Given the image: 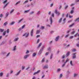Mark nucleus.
Returning a JSON list of instances; mask_svg holds the SVG:
<instances>
[{
	"label": "nucleus",
	"mask_w": 79,
	"mask_h": 79,
	"mask_svg": "<svg viewBox=\"0 0 79 79\" xmlns=\"http://www.w3.org/2000/svg\"><path fill=\"white\" fill-rule=\"evenodd\" d=\"M3 73L2 72H1L0 73V77H2L3 76Z\"/></svg>",
	"instance_id": "obj_40"
},
{
	"label": "nucleus",
	"mask_w": 79,
	"mask_h": 79,
	"mask_svg": "<svg viewBox=\"0 0 79 79\" xmlns=\"http://www.w3.org/2000/svg\"><path fill=\"white\" fill-rule=\"evenodd\" d=\"M65 64H66V63H65V62L64 63V64L62 65V67H64L65 66Z\"/></svg>",
	"instance_id": "obj_56"
},
{
	"label": "nucleus",
	"mask_w": 79,
	"mask_h": 79,
	"mask_svg": "<svg viewBox=\"0 0 79 79\" xmlns=\"http://www.w3.org/2000/svg\"><path fill=\"white\" fill-rule=\"evenodd\" d=\"M19 39V38L17 37L15 38L14 40V41L16 42V41H18V40Z\"/></svg>",
	"instance_id": "obj_33"
},
{
	"label": "nucleus",
	"mask_w": 79,
	"mask_h": 79,
	"mask_svg": "<svg viewBox=\"0 0 79 79\" xmlns=\"http://www.w3.org/2000/svg\"><path fill=\"white\" fill-rule=\"evenodd\" d=\"M7 24H8V22H5L3 24V25L4 26H6V25H7Z\"/></svg>",
	"instance_id": "obj_23"
},
{
	"label": "nucleus",
	"mask_w": 79,
	"mask_h": 79,
	"mask_svg": "<svg viewBox=\"0 0 79 79\" xmlns=\"http://www.w3.org/2000/svg\"><path fill=\"white\" fill-rule=\"evenodd\" d=\"M73 37L74 36H71L69 37V39H73Z\"/></svg>",
	"instance_id": "obj_49"
},
{
	"label": "nucleus",
	"mask_w": 79,
	"mask_h": 79,
	"mask_svg": "<svg viewBox=\"0 0 79 79\" xmlns=\"http://www.w3.org/2000/svg\"><path fill=\"white\" fill-rule=\"evenodd\" d=\"M40 30H38L36 31V34H39L40 33Z\"/></svg>",
	"instance_id": "obj_13"
},
{
	"label": "nucleus",
	"mask_w": 79,
	"mask_h": 79,
	"mask_svg": "<svg viewBox=\"0 0 79 79\" xmlns=\"http://www.w3.org/2000/svg\"><path fill=\"white\" fill-rule=\"evenodd\" d=\"M74 10H71L70 11V14H73L74 13Z\"/></svg>",
	"instance_id": "obj_32"
},
{
	"label": "nucleus",
	"mask_w": 79,
	"mask_h": 79,
	"mask_svg": "<svg viewBox=\"0 0 79 79\" xmlns=\"http://www.w3.org/2000/svg\"><path fill=\"white\" fill-rule=\"evenodd\" d=\"M74 24H75V23H72V24H71V25H70L69 26V27H73V26H74Z\"/></svg>",
	"instance_id": "obj_19"
},
{
	"label": "nucleus",
	"mask_w": 79,
	"mask_h": 79,
	"mask_svg": "<svg viewBox=\"0 0 79 79\" xmlns=\"http://www.w3.org/2000/svg\"><path fill=\"white\" fill-rule=\"evenodd\" d=\"M30 11V10H27L24 11V13H29V11Z\"/></svg>",
	"instance_id": "obj_14"
},
{
	"label": "nucleus",
	"mask_w": 79,
	"mask_h": 79,
	"mask_svg": "<svg viewBox=\"0 0 79 79\" xmlns=\"http://www.w3.org/2000/svg\"><path fill=\"white\" fill-rule=\"evenodd\" d=\"M5 42L3 41H2L1 44H0V45H3V44H5Z\"/></svg>",
	"instance_id": "obj_45"
},
{
	"label": "nucleus",
	"mask_w": 79,
	"mask_h": 79,
	"mask_svg": "<svg viewBox=\"0 0 79 79\" xmlns=\"http://www.w3.org/2000/svg\"><path fill=\"white\" fill-rule=\"evenodd\" d=\"M45 61V58H44L41 61V63H44Z\"/></svg>",
	"instance_id": "obj_35"
},
{
	"label": "nucleus",
	"mask_w": 79,
	"mask_h": 79,
	"mask_svg": "<svg viewBox=\"0 0 79 79\" xmlns=\"http://www.w3.org/2000/svg\"><path fill=\"white\" fill-rule=\"evenodd\" d=\"M28 56H29V55H26L25 56L23 57V58L24 59H26V58H27V57H28Z\"/></svg>",
	"instance_id": "obj_22"
},
{
	"label": "nucleus",
	"mask_w": 79,
	"mask_h": 79,
	"mask_svg": "<svg viewBox=\"0 0 79 79\" xmlns=\"http://www.w3.org/2000/svg\"><path fill=\"white\" fill-rule=\"evenodd\" d=\"M34 32V29H33L31 30V37H32V36H33V33Z\"/></svg>",
	"instance_id": "obj_5"
},
{
	"label": "nucleus",
	"mask_w": 79,
	"mask_h": 79,
	"mask_svg": "<svg viewBox=\"0 0 79 79\" xmlns=\"http://www.w3.org/2000/svg\"><path fill=\"white\" fill-rule=\"evenodd\" d=\"M69 52H68L66 54V57H68V56H69V53H70Z\"/></svg>",
	"instance_id": "obj_24"
},
{
	"label": "nucleus",
	"mask_w": 79,
	"mask_h": 79,
	"mask_svg": "<svg viewBox=\"0 0 79 79\" xmlns=\"http://www.w3.org/2000/svg\"><path fill=\"white\" fill-rule=\"evenodd\" d=\"M53 54L52 53L51 54V56H50V60H52V57H53Z\"/></svg>",
	"instance_id": "obj_37"
},
{
	"label": "nucleus",
	"mask_w": 79,
	"mask_h": 79,
	"mask_svg": "<svg viewBox=\"0 0 79 79\" xmlns=\"http://www.w3.org/2000/svg\"><path fill=\"white\" fill-rule=\"evenodd\" d=\"M35 2L33 3L32 2L31 3V7H34V5H35Z\"/></svg>",
	"instance_id": "obj_12"
},
{
	"label": "nucleus",
	"mask_w": 79,
	"mask_h": 79,
	"mask_svg": "<svg viewBox=\"0 0 79 79\" xmlns=\"http://www.w3.org/2000/svg\"><path fill=\"white\" fill-rule=\"evenodd\" d=\"M29 2V0H27L24 2L23 3V4H25V3H27Z\"/></svg>",
	"instance_id": "obj_36"
},
{
	"label": "nucleus",
	"mask_w": 79,
	"mask_h": 79,
	"mask_svg": "<svg viewBox=\"0 0 79 79\" xmlns=\"http://www.w3.org/2000/svg\"><path fill=\"white\" fill-rule=\"evenodd\" d=\"M54 12L56 13V14H57L58 15H60V14L59 12H58V11H57V10L56 9Z\"/></svg>",
	"instance_id": "obj_11"
},
{
	"label": "nucleus",
	"mask_w": 79,
	"mask_h": 79,
	"mask_svg": "<svg viewBox=\"0 0 79 79\" xmlns=\"http://www.w3.org/2000/svg\"><path fill=\"white\" fill-rule=\"evenodd\" d=\"M74 8H75V7H71V10H73L74 11Z\"/></svg>",
	"instance_id": "obj_51"
},
{
	"label": "nucleus",
	"mask_w": 79,
	"mask_h": 79,
	"mask_svg": "<svg viewBox=\"0 0 79 79\" xmlns=\"http://www.w3.org/2000/svg\"><path fill=\"white\" fill-rule=\"evenodd\" d=\"M20 3V1H18L15 4V6H16L17 5H18V4H19V3Z\"/></svg>",
	"instance_id": "obj_38"
},
{
	"label": "nucleus",
	"mask_w": 79,
	"mask_h": 79,
	"mask_svg": "<svg viewBox=\"0 0 79 79\" xmlns=\"http://www.w3.org/2000/svg\"><path fill=\"white\" fill-rule=\"evenodd\" d=\"M25 26H26V25L25 24H24L21 27L22 29H23L24 28V27H25Z\"/></svg>",
	"instance_id": "obj_47"
},
{
	"label": "nucleus",
	"mask_w": 79,
	"mask_h": 79,
	"mask_svg": "<svg viewBox=\"0 0 79 79\" xmlns=\"http://www.w3.org/2000/svg\"><path fill=\"white\" fill-rule=\"evenodd\" d=\"M21 72V70H19L18 72H17L16 74H15V76H18L19 74Z\"/></svg>",
	"instance_id": "obj_4"
},
{
	"label": "nucleus",
	"mask_w": 79,
	"mask_h": 79,
	"mask_svg": "<svg viewBox=\"0 0 79 79\" xmlns=\"http://www.w3.org/2000/svg\"><path fill=\"white\" fill-rule=\"evenodd\" d=\"M2 55H6V52H2Z\"/></svg>",
	"instance_id": "obj_34"
},
{
	"label": "nucleus",
	"mask_w": 79,
	"mask_h": 79,
	"mask_svg": "<svg viewBox=\"0 0 79 79\" xmlns=\"http://www.w3.org/2000/svg\"><path fill=\"white\" fill-rule=\"evenodd\" d=\"M42 43H40L39 44V45L37 47V48H39L42 45Z\"/></svg>",
	"instance_id": "obj_20"
},
{
	"label": "nucleus",
	"mask_w": 79,
	"mask_h": 79,
	"mask_svg": "<svg viewBox=\"0 0 79 79\" xmlns=\"http://www.w3.org/2000/svg\"><path fill=\"white\" fill-rule=\"evenodd\" d=\"M60 53V51H57L56 52V55H58Z\"/></svg>",
	"instance_id": "obj_58"
},
{
	"label": "nucleus",
	"mask_w": 79,
	"mask_h": 79,
	"mask_svg": "<svg viewBox=\"0 0 79 79\" xmlns=\"http://www.w3.org/2000/svg\"><path fill=\"white\" fill-rule=\"evenodd\" d=\"M69 7V6H68V5H67L64 6V8L65 10H66V9H67V8H68Z\"/></svg>",
	"instance_id": "obj_29"
},
{
	"label": "nucleus",
	"mask_w": 79,
	"mask_h": 79,
	"mask_svg": "<svg viewBox=\"0 0 79 79\" xmlns=\"http://www.w3.org/2000/svg\"><path fill=\"white\" fill-rule=\"evenodd\" d=\"M5 30L3 29H0V32H3Z\"/></svg>",
	"instance_id": "obj_25"
},
{
	"label": "nucleus",
	"mask_w": 79,
	"mask_h": 79,
	"mask_svg": "<svg viewBox=\"0 0 79 79\" xmlns=\"http://www.w3.org/2000/svg\"><path fill=\"white\" fill-rule=\"evenodd\" d=\"M8 4H9V2H7L5 5H4L3 7V9H5V8H6V6H7V5H8Z\"/></svg>",
	"instance_id": "obj_8"
},
{
	"label": "nucleus",
	"mask_w": 79,
	"mask_h": 79,
	"mask_svg": "<svg viewBox=\"0 0 79 79\" xmlns=\"http://www.w3.org/2000/svg\"><path fill=\"white\" fill-rule=\"evenodd\" d=\"M23 36H25V37H27L29 36V33H25L24 34Z\"/></svg>",
	"instance_id": "obj_2"
},
{
	"label": "nucleus",
	"mask_w": 79,
	"mask_h": 79,
	"mask_svg": "<svg viewBox=\"0 0 79 79\" xmlns=\"http://www.w3.org/2000/svg\"><path fill=\"white\" fill-rule=\"evenodd\" d=\"M69 61V58H67L65 62H64V63H68Z\"/></svg>",
	"instance_id": "obj_17"
},
{
	"label": "nucleus",
	"mask_w": 79,
	"mask_h": 79,
	"mask_svg": "<svg viewBox=\"0 0 79 79\" xmlns=\"http://www.w3.org/2000/svg\"><path fill=\"white\" fill-rule=\"evenodd\" d=\"M25 68V66H23L22 68V70H23L24 69V68Z\"/></svg>",
	"instance_id": "obj_63"
},
{
	"label": "nucleus",
	"mask_w": 79,
	"mask_h": 79,
	"mask_svg": "<svg viewBox=\"0 0 79 79\" xmlns=\"http://www.w3.org/2000/svg\"><path fill=\"white\" fill-rule=\"evenodd\" d=\"M72 51H73V52H76V49H73L72 50Z\"/></svg>",
	"instance_id": "obj_61"
},
{
	"label": "nucleus",
	"mask_w": 79,
	"mask_h": 79,
	"mask_svg": "<svg viewBox=\"0 0 79 79\" xmlns=\"http://www.w3.org/2000/svg\"><path fill=\"white\" fill-rule=\"evenodd\" d=\"M76 58V55H73V59H74V58Z\"/></svg>",
	"instance_id": "obj_55"
},
{
	"label": "nucleus",
	"mask_w": 79,
	"mask_h": 79,
	"mask_svg": "<svg viewBox=\"0 0 79 79\" xmlns=\"http://www.w3.org/2000/svg\"><path fill=\"white\" fill-rule=\"evenodd\" d=\"M74 21L75 22H76L77 21V22H79V17L78 18H77L76 19H75L74 20Z\"/></svg>",
	"instance_id": "obj_26"
},
{
	"label": "nucleus",
	"mask_w": 79,
	"mask_h": 79,
	"mask_svg": "<svg viewBox=\"0 0 79 79\" xmlns=\"http://www.w3.org/2000/svg\"><path fill=\"white\" fill-rule=\"evenodd\" d=\"M12 44V42H11V40H10L9 41V44Z\"/></svg>",
	"instance_id": "obj_59"
},
{
	"label": "nucleus",
	"mask_w": 79,
	"mask_h": 79,
	"mask_svg": "<svg viewBox=\"0 0 79 79\" xmlns=\"http://www.w3.org/2000/svg\"><path fill=\"white\" fill-rule=\"evenodd\" d=\"M70 64L72 66H74V65L73 64V62L72 61V60H70Z\"/></svg>",
	"instance_id": "obj_16"
},
{
	"label": "nucleus",
	"mask_w": 79,
	"mask_h": 79,
	"mask_svg": "<svg viewBox=\"0 0 79 79\" xmlns=\"http://www.w3.org/2000/svg\"><path fill=\"white\" fill-rule=\"evenodd\" d=\"M49 20L50 21V24L52 25V23H53V19H52V17H51L49 18Z\"/></svg>",
	"instance_id": "obj_1"
},
{
	"label": "nucleus",
	"mask_w": 79,
	"mask_h": 79,
	"mask_svg": "<svg viewBox=\"0 0 79 79\" xmlns=\"http://www.w3.org/2000/svg\"><path fill=\"white\" fill-rule=\"evenodd\" d=\"M7 2H8V0H6L5 1H4V2H2V3H3V4H5V3H6Z\"/></svg>",
	"instance_id": "obj_27"
},
{
	"label": "nucleus",
	"mask_w": 79,
	"mask_h": 79,
	"mask_svg": "<svg viewBox=\"0 0 79 79\" xmlns=\"http://www.w3.org/2000/svg\"><path fill=\"white\" fill-rule=\"evenodd\" d=\"M48 51H51V48H50V47H49L48 48Z\"/></svg>",
	"instance_id": "obj_52"
},
{
	"label": "nucleus",
	"mask_w": 79,
	"mask_h": 79,
	"mask_svg": "<svg viewBox=\"0 0 79 79\" xmlns=\"http://www.w3.org/2000/svg\"><path fill=\"white\" fill-rule=\"evenodd\" d=\"M72 30V29H69V30L67 31L66 34H69V32H71V31Z\"/></svg>",
	"instance_id": "obj_15"
},
{
	"label": "nucleus",
	"mask_w": 79,
	"mask_h": 79,
	"mask_svg": "<svg viewBox=\"0 0 79 79\" xmlns=\"http://www.w3.org/2000/svg\"><path fill=\"white\" fill-rule=\"evenodd\" d=\"M63 19V18H61L58 21V22H59V23H61V21H62V19Z\"/></svg>",
	"instance_id": "obj_21"
},
{
	"label": "nucleus",
	"mask_w": 79,
	"mask_h": 79,
	"mask_svg": "<svg viewBox=\"0 0 79 79\" xmlns=\"http://www.w3.org/2000/svg\"><path fill=\"white\" fill-rule=\"evenodd\" d=\"M75 5V4L73 3V4H71V5H70L71 6H74Z\"/></svg>",
	"instance_id": "obj_57"
},
{
	"label": "nucleus",
	"mask_w": 79,
	"mask_h": 79,
	"mask_svg": "<svg viewBox=\"0 0 79 79\" xmlns=\"http://www.w3.org/2000/svg\"><path fill=\"white\" fill-rule=\"evenodd\" d=\"M40 72V70H39L37 71L36 72H35L33 73V75H35V74H38Z\"/></svg>",
	"instance_id": "obj_3"
},
{
	"label": "nucleus",
	"mask_w": 79,
	"mask_h": 79,
	"mask_svg": "<svg viewBox=\"0 0 79 79\" xmlns=\"http://www.w3.org/2000/svg\"><path fill=\"white\" fill-rule=\"evenodd\" d=\"M3 17V14H1L0 15V18H2V17Z\"/></svg>",
	"instance_id": "obj_62"
},
{
	"label": "nucleus",
	"mask_w": 79,
	"mask_h": 79,
	"mask_svg": "<svg viewBox=\"0 0 79 79\" xmlns=\"http://www.w3.org/2000/svg\"><path fill=\"white\" fill-rule=\"evenodd\" d=\"M16 46H15L14 47V49H13V51H15L16 50Z\"/></svg>",
	"instance_id": "obj_41"
},
{
	"label": "nucleus",
	"mask_w": 79,
	"mask_h": 79,
	"mask_svg": "<svg viewBox=\"0 0 79 79\" xmlns=\"http://www.w3.org/2000/svg\"><path fill=\"white\" fill-rule=\"evenodd\" d=\"M54 32V31H51L50 32V34H53V33Z\"/></svg>",
	"instance_id": "obj_64"
},
{
	"label": "nucleus",
	"mask_w": 79,
	"mask_h": 79,
	"mask_svg": "<svg viewBox=\"0 0 79 79\" xmlns=\"http://www.w3.org/2000/svg\"><path fill=\"white\" fill-rule=\"evenodd\" d=\"M59 39V36H58L57 37H56V39H55V40L56 42H57L58 39Z\"/></svg>",
	"instance_id": "obj_18"
},
{
	"label": "nucleus",
	"mask_w": 79,
	"mask_h": 79,
	"mask_svg": "<svg viewBox=\"0 0 79 79\" xmlns=\"http://www.w3.org/2000/svg\"><path fill=\"white\" fill-rule=\"evenodd\" d=\"M69 35V34H68L65 36V38H66L67 37H68Z\"/></svg>",
	"instance_id": "obj_54"
},
{
	"label": "nucleus",
	"mask_w": 79,
	"mask_h": 79,
	"mask_svg": "<svg viewBox=\"0 0 79 79\" xmlns=\"http://www.w3.org/2000/svg\"><path fill=\"white\" fill-rule=\"evenodd\" d=\"M42 51H43V48H41L40 51H39V55H40L41 53H42Z\"/></svg>",
	"instance_id": "obj_9"
},
{
	"label": "nucleus",
	"mask_w": 79,
	"mask_h": 79,
	"mask_svg": "<svg viewBox=\"0 0 79 79\" xmlns=\"http://www.w3.org/2000/svg\"><path fill=\"white\" fill-rule=\"evenodd\" d=\"M14 11H15V9H12L11 11H10V14H11V13H13Z\"/></svg>",
	"instance_id": "obj_44"
},
{
	"label": "nucleus",
	"mask_w": 79,
	"mask_h": 79,
	"mask_svg": "<svg viewBox=\"0 0 79 79\" xmlns=\"http://www.w3.org/2000/svg\"><path fill=\"white\" fill-rule=\"evenodd\" d=\"M43 68L44 69H48V65L47 64L44 65Z\"/></svg>",
	"instance_id": "obj_6"
},
{
	"label": "nucleus",
	"mask_w": 79,
	"mask_h": 79,
	"mask_svg": "<svg viewBox=\"0 0 79 79\" xmlns=\"http://www.w3.org/2000/svg\"><path fill=\"white\" fill-rule=\"evenodd\" d=\"M8 15H9V13L8 12H7L6 13L5 18H6L8 16Z\"/></svg>",
	"instance_id": "obj_10"
},
{
	"label": "nucleus",
	"mask_w": 79,
	"mask_h": 79,
	"mask_svg": "<svg viewBox=\"0 0 79 79\" xmlns=\"http://www.w3.org/2000/svg\"><path fill=\"white\" fill-rule=\"evenodd\" d=\"M10 52H9L8 53H7V54L6 55V57H8L10 55Z\"/></svg>",
	"instance_id": "obj_31"
},
{
	"label": "nucleus",
	"mask_w": 79,
	"mask_h": 79,
	"mask_svg": "<svg viewBox=\"0 0 79 79\" xmlns=\"http://www.w3.org/2000/svg\"><path fill=\"white\" fill-rule=\"evenodd\" d=\"M76 32V31H73L71 33V34H72V35H73V34H74V33Z\"/></svg>",
	"instance_id": "obj_42"
},
{
	"label": "nucleus",
	"mask_w": 79,
	"mask_h": 79,
	"mask_svg": "<svg viewBox=\"0 0 79 79\" xmlns=\"http://www.w3.org/2000/svg\"><path fill=\"white\" fill-rule=\"evenodd\" d=\"M61 70V69H58L57 70V72H59V71H60Z\"/></svg>",
	"instance_id": "obj_60"
},
{
	"label": "nucleus",
	"mask_w": 79,
	"mask_h": 79,
	"mask_svg": "<svg viewBox=\"0 0 79 79\" xmlns=\"http://www.w3.org/2000/svg\"><path fill=\"white\" fill-rule=\"evenodd\" d=\"M15 23V22L13 21L9 23V25L10 26H12V25H14Z\"/></svg>",
	"instance_id": "obj_7"
},
{
	"label": "nucleus",
	"mask_w": 79,
	"mask_h": 79,
	"mask_svg": "<svg viewBox=\"0 0 79 79\" xmlns=\"http://www.w3.org/2000/svg\"><path fill=\"white\" fill-rule=\"evenodd\" d=\"M6 31H5L2 34L3 35H5V34H6Z\"/></svg>",
	"instance_id": "obj_43"
},
{
	"label": "nucleus",
	"mask_w": 79,
	"mask_h": 79,
	"mask_svg": "<svg viewBox=\"0 0 79 79\" xmlns=\"http://www.w3.org/2000/svg\"><path fill=\"white\" fill-rule=\"evenodd\" d=\"M36 56V53H33L32 55V56L33 57H35Z\"/></svg>",
	"instance_id": "obj_28"
},
{
	"label": "nucleus",
	"mask_w": 79,
	"mask_h": 79,
	"mask_svg": "<svg viewBox=\"0 0 79 79\" xmlns=\"http://www.w3.org/2000/svg\"><path fill=\"white\" fill-rule=\"evenodd\" d=\"M23 19H21L20 20H19V22H18V23H21V21H23Z\"/></svg>",
	"instance_id": "obj_30"
},
{
	"label": "nucleus",
	"mask_w": 79,
	"mask_h": 79,
	"mask_svg": "<svg viewBox=\"0 0 79 79\" xmlns=\"http://www.w3.org/2000/svg\"><path fill=\"white\" fill-rule=\"evenodd\" d=\"M77 76V74L74 73V76H73V77H76V76Z\"/></svg>",
	"instance_id": "obj_50"
},
{
	"label": "nucleus",
	"mask_w": 79,
	"mask_h": 79,
	"mask_svg": "<svg viewBox=\"0 0 79 79\" xmlns=\"http://www.w3.org/2000/svg\"><path fill=\"white\" fill-rule=\"evenodd\" d=\"M6 32L7 34H8V33H9V32H10V29H7Z\"/></svg>",
	"instance_id": "obj_46"
},
{
	"label": "nucleus",
	"mask_w": 79,
	"mask_h": 79,
	"mask_svg": "<svg viewBox=\"0 0 79 79\" xmlns=\"http://www.w3.org/2000/svg\"><path fill=\"white\" fill-rule=\"evenodd\" d=\"M44 28H45V27L44 26H42L40 27V29L41 30L44 29Z\"/></svg>",
	"instance_id": "obj_39"
},
{
	"label": "nucleus",
	"mask_w": 79,
	"mask_h": 79,
	"mask_svg": "<svg viewBox=\"0 0 79 79\" xmlns=\"http://www.w3.org/2000/svg\"><path fill=\"white\" fill-rule=\"evenodd\" d=\"M63 77V75L62 74H60V76H59V77L60 78H61V77Z\"/></svg>",
	"instance_id": "obj_53"
},
{
	"label": "nucleus",
	"mask_w": 79,
	"mask_h": 79,
	"mask_svg": "<svg viewBox=\"0 0 79 79\" xmlns=\"http://www.w3.org/2000/svg\"><path fill=\"white\" fill-rule=\"evenodd\" d=\"M34 11H32L31 12L29 13V15H32V14H34Z\"/></svg>",
	"instance_id": "obj_48"
}]
</instances>
